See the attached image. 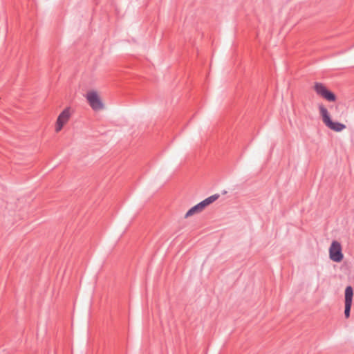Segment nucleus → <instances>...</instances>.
I'll return each mask as SVG.
<instances>
[{
    "label": "nucleus",
    "mask_w": 354,
    "mask_h": 354,
    "mask_svg": "<svg viewBox=\"0 0 354 354\" xmlns=\"http://www.w3.org/2000/svg\"><path fill=\"white\" fill-rule=\"evenodd\" d=\"M314 90L317 95L322 96L328 102H335L336 100L335 93L328 90L326 86L321 82H316L315 84Z\"/></svg>",
    "instance_id": "nucleus-3"
},
{
    "label": "nucleus",
    "mask_w": 354,
    "mask_h": 354,
    "mask_svg": "<svg viewBox=\"0 0 354 354\" xmlns=\"http://www.w3.org/2000/svg\"><path fill=\"white\" fill-rule=\"evenodd\" d=\"M203 209H205V207H203V205L201 201L200 203L193 206L187 211V212L185 215V218H188L196 213L201 212L203 211Z\"/></svg>",
    "instance_id": "nucleus-7"
},
{
    "label": "nucleus",
    "mask_w": 354,
    "mask_h": 354,
    "mask_svg": "<svg viewBox=\"0 0 354 354\" xmlns=\"http://www.w3.org/2000/svg\"><path fill=\"white\" fill-rule=\"evenodd\" d=\"M319 110L322 121L328 128L336 132H340L346 129L345 124L331 120L327 109L324 105H319Z\"/></svg>",
    "instance_id": "nucleus-1"
},
{
    "label": "nucleus",
    "mask_w": 354,
    "mask_h": 354,
    "mask_svg": "<svg viewBox=\"0 0 354 354\" xmlns=\"http://www.w3.org/2000/svg\"><path fill=\"white\" fill-rule=\"evenodd\" d=\"M86 98L90 106L93 110L98 111L103 108L104 104L96 92H88L87 93Z\"/></svg>",
    "instance_id": "nucleus-4"
},
{
    "label": "nucleus",
    "mask_w": 354,
    "mask_h": 354,
    "mask_svg": "<svg viewBox=\"0 0 354 354\" xmlns=\"http://www.w3.org/2000/svg\"><path fill=\"white\" fill-rule=\"evenodd\" d=\"M345 308H344V315L346 318H348L350 316L353 297V289L352 286H348L345 289Z\"/></svg>",
    "instance_id": "nucleus-5"
},
{
    "label": "nucleus",
    "mask_w": 354,
    "mask_h": 354,
    "mask_svg": "<svg viewBox=\"0 0 354 354\" xmlns=\"http://www.w3.org/2000/svg\"><path fill=\"white\" fill-rule=\"evenodd\" d=\"M329 257L330 260L334 262L339 263L344 259L341 244L337 241H333L329 248Z\"/></svg>",
    "instance_id": "nucleus-2"
},
{
    "label": "nucleus",
    "mask_w": 354,
    "mask_h": 354,
    "mask_svg": "<svg viewBox=\"0 0 354 354\" xmlns=\"http://www.w3.org/2000/svg\"><path fill=\"white\" fill-rule=\"evenodd\" d=\"M219 196H220L218 194L212 195L205 198V200L202 201L201 203H203V207H206L207 205H210L211 203L216 201L219 198Z\"/></svg>",
    "instance_id": "nucleus-8"
},
{
    "label": "nucleus",
    "mask_w": 354,
    "mask_h": 354,
    "mask_svg": "<svg viewBox=\"0 0 354 354\" xmlns=\"http://www.w3.org/2000/svg\"><path fill=\"white\" fill-rule=\"evenodd\" d=\"M71 116L70 108L67 107L64 109L59 115L55 127V131L59 132L62 129L64 124H66L69 120Z\"/></svg>",
    "instance_id": "nucleus-6"
}]
</instances>
